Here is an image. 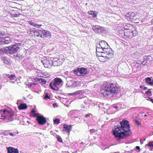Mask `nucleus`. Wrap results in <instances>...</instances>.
<instances>
[{"label":"nucleus","instance_id":"nucleus-1","mask_svg":"<svg viewBox=\"0 0 153 153\" xmlns=\"http://www.w3.org/2000/svg\"><path fill=\"white\" fill-rule=\"evenodd\" d=\"M120 126H115L112 133L115 137L119 139L124 138L130 135L131 133L130 126L127 120H123L120 122Z\"/></svg>","mask_w":153,"mask_h":153},{"label":"nucleus","instance_id":"nucleus-2","mask_svg":"<svg viewBox=\"0 0 153 153\" xmlns=\"http://www.w3.org/2000/svg\"><path fill=\"white\" fill-rule=\"evenodd\" d=\"M119 89V87L116 83H110L105 81L100 89L102 95L105 97H110L112 94L117 93Z\"/></svg>","mask_w":153,"mask_h":153},{"label":"nucleus","instance_id":"nucleus-3","mask_svg":"<svg viewBox=\"0 0 153 153\" xmlns=\"http://www.w3.org/2000/svg\"><path fill=\"white\" fill-rule=\"evenodd\" d=\"M62 82V80L60 78H56L50 83L49 86L52 89L58 91L59 89V86Z\"/></svg>","mask_w":153,"mask_h":153},{"label":"nucleus","instance_id":"nucleus-4","mask_svg":"<svg viewBox=\"0 0 153 153\" xmlns=\"http://www.w3.org/2000/svg\"><path fill=\"white\" fill-rule=\"evenodd\" d=\"M20 43H15L14 45L7 47V53L12 54L16 53L19 50V46H20Z\"/></svg>","mask_w":153,"mask_h":153},{"label":"nucleus","instance_id":"nucleus-5","mask_svg":"<svg viewBox=\"0 0 153 153\" xmlns=\"http://www.w3.org/2000/svg\"><path fill=\"white\" fill-rule=\"evenodd\" d=\"M74 73L78 76H83L88 74V69L85 68H79L74 70Z\"/></svg>","mask_w":153,"mask_h":153},{"label":"nucleus","instance_id":"nucleus-6","mask_svg":"<svg viewBox=\"0 0 153 153\" xmlns=\"http://www.w3.org/2000/svg\"><path fill=\"white\" fill-rule=\"evenodd\" d=\"M4 114L5 115L6 119H7L9 121L13 120L15 116L14 112L12 111H8L7 110H4Z\"/></svg>","mask_w":153,"mask_h":153},{"label":"nucleus","instance_id":"nucleus-7","mask_svg":"<svg viewBox=\"0 0 153 153\" xmlns=\"http://www.w3.org/2000/svg\"><path fill=\"white\" fill-rule=\"evenodd\" d=\"M136 16V13L132 12H130L126 13L125 15V17L126 19L128 21L133 22Z\"/></svg>","mask_w":153,"mask_h":153},{"label":"nucleus","instance_id":"nucleus-8","mask_svg":"<svg viewBox=\"0 0 153 153\" xmlns=\"http://www.w3.org/2000/svg\"><path fill=\"white\" fill-rule=\"evenodd\" d=\"M41 37L42 39H50L51 37V32L47 30H42Z\"/></svg>","mask_w":153,"mask_h":153},{"label":"nucleus","instance_id":"nucleus-9","mask_svg":"<svg viewBox=\"0 0 153 153\" xmlns=\"http://www.w3.org/2000/svg\"><path fill=\"white\" fill-rule=\"evenodd\" d=\"M36 120L38 124L40 125L45 124L47 122L46 118L43 115H38L37 117Z\"/></svg>","mask_w":153,"mask_h":153},{"label":"nucleus","instance_id":"nucleus-10","mask_svg":"<svg viewBox=\"0 0 153 153\" xmlns=\"http://www.w3.org/2000/svg\"><path fill=\"white\" fill-rule=\"evenodd\" d=\"M72 126L71 125H68L65 124L64 125L62 128V131L65 132L69 134L70 131L71 130Z\"/></svg>","mask_w":153,"mask_h":153},{"label":"nucleus","instance_id":"nucleus-11","mask_svg":"<svg viewBox=\"0 0 153 153\" xmlns=\"http://www.w3.org/2000/svg\"><path fill=\"white\" fill-rule=\"evenodd\" d=\"M42 62L45 68H50L51 66V61H49L47 59H44L42 60Z\"/></svg>","mask_w":153,"mask_h":153},{"label":"nucleus","instance_id":"nucleus-12","mask_svg":"<svg viewBox=\"0 0 153 153\" xmlns=\"http://www.w3.org/2000/svg\"><path fill=\"white\" fill-rule=\"evenodd\" d=\"M98 45V47H100L103 49L105 48H107L109 46L107 43L105 41H101Z\"/></svg>","mask_w":153,"mask_h":153},{"label":"nucleus","instance_id":"nucleus-13","mask_svg":"<svg viewBox=\"0 0 153 153\" xmlns=\"http://www.w3.org/2000/svg\"><path fill=\"white\" fill-rule=\"evenodd\" d=\"M7 153H19V151L17 149H15L11 147L7 148Z\"/></svg>","mask_w":153,"mask_h":153},{"label":"nucleus","instance_id":"nucleus-14","mask_svg":"<svg viewBox=\"0 0 153 153\" xmlns=\"http://www.w3.org/2000/svg\"><path fill=\"white\" fill-rule=\"evenodd\" d=\"M54 66H58L60 65V63L59 59L57 58H55L53 59L51 61V65Z\"/></svg>","mask_w":153,"mask_h":153},{"label":"nucleus","instance_id":"nucleus-15","mask_svg":"<svg viewBox=\"0 0 153 153\" xmlns=\"http://www.w3.org/2000/svg\"><path fill=\"white\" fill-rule=\"evenodd\" d=\"M125 30H129V31H131L132 32L134 30V28L133 25L130 24H127L124 27Z\"/></svg>","mask_w":153,"mask_h":153},{"label":"nucleus","instance_id":"nucleus-16","mask_svg":"<svg viewBox=\"0 0 153 153\" xmlns=\"http://www.w3.org/2000/svg\"><path fill=\"white\" fill-rule=\"evenodd\" d=\"M42 32V30H34L33 31L34 33V38L38 37H41Z\"/></svg>","mask_w":153,"mask_h":153},{"label":"nucleus","instance_id":"nucleus-17","mask_svg":"<svg viewBox=\"0 0 153 153\" xmlns=\"http://www.w3.org/2000/svg\"><path fill=\"white\" fill-rule=\"evenodd\" d=\"M102 27L98 25H94L93 28L94 31L97 33H100L101 32Z\"/></svg>","mask_w":153,"mask_h":153},{"label":"nucleus","instance_id":"nucleus-18","mask_svg":"<svg viewBox=\"0 0 153 153\" xmlns=\"http://www.w3.org/2000/svg\"><path fill=\"white\" fill-rule=\"evenodd\" d=\"M152 60V57L150 56H145L144 57V60L143 61L142 63L140 65L141 66V65H143V63L144 62H147L148 61H151Z\"/></svg>","mask_w":153,"mask_h":153},{"label":"nucleus","instance_id":"nucleus-19","mask_svg":"<svg viewBox=\"0 0 153 153\" xmlns=\"http://www.w3.org/2000/svg\"><path fill=\"white\" fill-rule=\"evenodd\" d=\"M133 34V32L131 31L127 30L124 32V35L126 38H129Z\"/></svg>","mask_w":153,"mask_h":153},{"label":"nucleus","instance_id":"nucleus-20","mask_svg":"<svg viewBox=\"0 0 153 153\" xmlns=\"http://www.w3.org/2000/svg\"><path fill=\"white\" fill-rule=\"evenodd\" d=\"M105 56L106 58V59L108 61V60L111 59L113 58L114 57L113 53H112V52H109L108 53H107L105 54Z\"/></svg>","mask_w":153,"mask_h":153},{"label":"nucleus","instance_id":"nucleus-21","mask_svg":"<svg viewBox=\"0 0 153 153\" xmlns=\"http://www.w3.org/2000/svg\"><path fill=\"white\" fill-rule=\"evenodd\" d=\"M97 58L101 62H104L105 61H108L105 56V55H104L102 56H99V57H97Z\"/></svg>","mask_w":153,"mask_h":153},{"label":"nucleus","instance_id":"nucleus-22","mask_svg":"<svg viewBox=\"0 0 153 153\" xmlns=\"http://www.w3.org/2000/svg\"><path fill=\"white\" fill-rule=\"evenodd\" d=\"M27 106L26 104L21 103L18 106V108L19 110H24L27 108Z\"/></svg>","mask_w":153,"mask_h":153},{"label":"nucleus","instance_id":"nucleus-23","mask_svg":"<svg viewBox=\"0 0 153 153\" xmlns=\"http://www.w3.org/2000/svg\"><path fill=\"white\" fill-rule=\"evenodd\" d=\"M28 22L29 24L34 27H40L42 26V25H39L33 22L32 20L28 21Z\"/></svg>","mask_w":153,"mask_h":153},{"label":"nucleus","instance_id":"nucleus-24","mask_svg":"<svg viewBox=\"0 0 153 153\" xmlns=\"http://www.w3.org/2000/svg\"><path fill=\"white\" fill-rule=\"evenodd\" d=\"M88 13L89 15H91L93 18H96L97 17V13H95V12L92 10H90L88 12Z\"/></svg>","mask_w":153,"mask_h":153},{"label":"nucleus","instance_id":"nucleus-25","mask_svg":"<svg viewBox=\"0 0 153 153\" xmlns=\"http://www.w3.org/2000/svg\"><path fill=\"white\" fill-rule=\"evenodd\" d=\"M111 52V49L110 48L109 46H108V47L107 48H105L103 49V53L105 55L106 54L108 53L109 52Z\"/></svg>","mask_w":153,"mask_h":153},{"label":"nucleus","instance_id":"nucleus-26","mask_svg":"<svg viewBox=\"0 0 153 153\" xmlns=\"http://www.w3.org/2000/svg\"><path fill=\"white\" fill-rule=\"evenodd\" d=\"M146 82L149 85H153V80L149 77H147L145 79Z\"/></svg>","mask_w":153,"mask_h":153},{"label":"nucleus","instance_id":"nucleus-27","mask_svg":"<svg viewBox=\"0 0 153 153\" xmlns=\"http://www.w3.org/2000/svg\"><path fill=\"white\" fill-rule=\"evenodd\" d=\"M7 47L3 48L0 49V54H3L7 53Z\"/></svg>","mask_w":153,"mask_h":153},{"label":"nucleus","instance_id":"nucleus-28","mask_svg":"<svg viewBox=\"0 0 153 153\" xmlns=\"http://www.w3.org/2000/svg\"><path fill=\"white\" fill-rule=\"evenodd\" d=\"M83 92L81 90H79L76 91L74 93H70L69 94L70 95L73 96V95H76L77 94H82Z\"/></svg>","mask_w":153,"mask_h":153},{"label":"nucleus","instance_id":"nucleus-29","mask_svg":"<svg viewBox=\"0 0 153 153\" xmlns=\"http://www.w3.org/2000/svg\"><path fill=\"white\" fill-rule=\"evenodd\" d=\"M4 39L5 44H8L10 42V37H6L4 38Z\"/></svg>","mask_w":153,"mask_h":153},{"label":"nucleus","instance_id":"nucleus-30","mask_svg":"<svg viewBox=\"0 0 153 153\" xmlns=\"http://www.w3.org/2000/svg\"><path fill=\"white\" fill-rule=\"evenodd\" d=\"M103 49L100 47H98L97 45L96 48V53H102L103 52Z\"/></svg>","mask_w":153,"mask_h":153},{"label":"nucleus","instance_id":"nucleus-31","mask_svg":"<svg viewBox=\"0 0 153 153\" xmlns=\"http://www.w3.org/2000/svg\"><path fill=\"white\" fill-rule=\"evenodd\" d=\"M79 83L78 81H74L72 83V86L74 88H75L78 86Z\"/></svg>","mask_w":153,"mask_h":153},{"label":"nucleus","instance_id":"nucleus-32","mask_svg":"<svg viewBox=\"0 0 153 153\" xmlns=\"http://www.w3.org/2000/svg\"><path fill=\"white\" fill-rule=\"evenodd\" d=\"M10 80H16V77L14 74H11L8 76Z\"/></svg>","mask_w":153,"mask_h":153},{"label":"nucleus","instance_id":"nucleus-33","mask_svg":"<svg viewBox=\"0 0 153 153\" xmlns=\"http://www.w3.org/2000/svg\"><path fill=\"white\" fill-rule=\"evenodd\" d=\"M148 146L150 147L151 149H153V142H150L148 144H146V146Z\"/></svg>","mask_w":153,"mask_h":153},{"label":"nucleus","instance_id":"nucleus-34","mask_svg":"<svg viewBox=\"0 0 153 153\" xmlns=\"http://www.w3.org/2000/svg\"><path fill=\"white\" fill-rule=\"evenodd\" d=\"M0 119H5V115L4 114V112L3 113H2L0 112Z\"/></svg>","mask_w":153,"mask_h":153},{"label":"nucleus","instance_id":"nucleus-35","mask_svg":"<svg viewBox=\"0 0 153 153\" xmlns=\"http://www.w3.org/2000/svg\"><path fill=\"white\" fill-rule=\"evenodd\" d=\"M140 21V19L139 18H136L134 19V21L132 22L135 23H138Z\"/></svg>","mask_w":153,"mask_h":153},{"label":"nucleus","instance_id":"nucleus-36","mask_svg":"<svg viewBox=\"0 0 153 153\" xmlns=\"http://www.w3.org/2000/svg\"><path fill=\"white\" fill-rule=\"evenodd\" d=\"M151 89H149L148 91L145 92V93L147 94L149 96H151L152 95V92L151 91Z\"/></svg>","mask_w":153,"mask_h":153},{"label":"nucleus","instance_id":"nucleus-37","mask_svg":"<svg viewBox=\"0 0 153 153\" xmlns=\"http://www.w3.org/2000/svg\"><path fill=\"white\" fill-rule=\"evenodd\" d=\"M46 82L47 81L45 79H43L41 78V81L40 82V83H41L42 84H46Z\"/></svg>","mask_w":153,"mask_h":153},{"label":"nucleus","instance_id":"nucleus-38","mask_svg":"<svg viewBox=\"0 0 153 153\" xmlns=\"http://www.w3.org/2000/svg\"><path fill=\"white\" fill-rule=\"evenodd\" d=\"M53 121L55 123L58 124L60 122V120L58 119H55L53 120Z\"/></svg>","mask_w":153,"mask_h":153},{"label":"nucleus","instance_id":"nucleus-39","mask_svg":"<svg viewBox=\"0 0 153 153\" xmlns=\"http://www.w3.org/2000/svg\"><path fill=\"white\" fill-rule=\"evenodd\" d=\"M105 55L103 52L102 53H96V55L98 56V57H99V56H102Z\"/></svg>","mask_w":153,"mask_h":153},{"label":"nucleus","instance_id":"nucleus-40","mask_svg":"<svg viewBox=\"0 0 153 153\" xmlns=\"http://www.w3.org/2000/svg\"><path fill=\"white\" fill-rule=\"evenodd\" d=\"M6 36L5 33L3 31H0V36Z\"/></svg>","mask_w":153,"mask_h":153},{"label":"nucleus","instance_id":"nucleus-41","mask_svg":"<svg viewBox=\"0 0 153 153\" xmlns=\"http://www.w3.org/2000/svg\"><path fill=\"white\" fill-rule=\"evenodd\" d=\"M41 79V78H39L37 77L35 78L34 79L35 82H38L39 83H40V82Z\"/></svg>","mask_w":153,"mask_h":153},{"label":"nucleus","instance_id":"nucleus-42","mask_svg":"<svg viewBox=\"0 0 153 153\" xmlns=\"http://www.w3.org/2000/svg\"><path fill=\"white\" fill-rule=\"evenodd\" d=\"M57 140L59 142H62V138L59 136H58Z\"/></svg>","mask_w":153,"mask_h":153},{"label":"nucleus","instance_id":"nucleus-43","mask_svg":"<svg viewBox=\"0 0 153 153\" xmlns=\"http://www.w3.org/2000/svg\"><path fill=\"white\" fill-rule=\"evenodd\" d=\"M44 99H50V97L48 96V93L46 94L45 96L44 97Z\"/></svg>","mask_w":153,"mask_h":153},{"label":"nucleus","instance_id":"nucleus-44","mask_svg":"<svg viewBox=\"0 0 153 153\" xmlns=\"http://www.w3.org/2000/svg\"><path fill=\"white\" fill-rule=\"evenodd\" d=\"M1 39V45H5V42H4V38H2Z\"/></svg>","mask_w":153,"mask_h":153},{"label":"nucleus","instance_id":"nucleus-45","mask_svg":"<svg viewBox=\"0 0 153 153\" xmlns=\"http://www.w3.org/2000/svg\"><path fill=\"white\" fill-rule=\"evenodd\" d=\"M36 114V113H34V114H33V115L32 116V117H37L38 116V114Z\"/></svg>","mask_w":153,"mask_h":153},{"label":"nucleus","instance_id":"nucleus-46","mask_svg":"<svg viewBox=\"0 0 153 153\" xmlns=\"http://www.w3.org/2000/svg\"><path fill=\"white\" fill-rule=\"evenodd\" d=\"M91 114H90V113L88 114L85 115V118H87L88 117H90Z\"/></svg>","mask_w":153,"mask_h":153},{"label":"nucleus","instance_id":"nucleus-47","mask_svg":"<svg viewBox=\"0 0 153 153\" xmlns=\"http://www.w3.org/2000/svg\"><path fill=\"white\" fill-rule=\"evenodd\" d=\"M31 114H34L35 113V111L34 109H33L31 110V111L30 112Z\"/></svg>","mask_w":153,"mask_h":153},{"label":"nucleus","instance_id":"nucleus-48","mask_svg":"<svg viewBox=\"0 0 153 153\" xmlns=\"http://www.w3.org/2000/svg\"><path fill=\"white\" fill-rule=\"evenodd\" d=\"M135 123H137L138 125H139L140 124L139 122L137 120H135Z\"/></svg>","mask_w":153,"mask_h":153},{"label":"nucleus","instance_id":"nucleus-49","mask_svg":"<svg viewBox=\"0 0 153 153\" xmlns=\"http://www.w3.org/2000/svg\"><path fill=\"white\" fill-rule=\"evenodd\" d=\"M149 98L150 99V101L152 102L153 103V99L152 98H151L149 97Z\"/></svg>","mask_w":153,"mask_h":153},{"label":"nucleus","instance_id":"nucleus-50","mask_svg":"<svg viewBox=\"0 0 153 153\" xmlns=\"http://www.w3.org/2000/svg\"><path fill=\"white\" fill-rule=\"evenodd\" d=\"M9 135H10V136H13H13H14V134H13V133H10L9 134Z\"/></svg>","mask_w":153,"mask_h":153},{"label":"nucleus","instance_id":"nucleus-51","mask_svg":"<svg viewBox=\"0 0 153 153\" xmlns=\"http://www.w3.org/2000/svg\"><path fill=\"white\" fill-rule=\"evenodd\" d=\"M32 85H33V83H31L29 84V87H30Z\"/></svg>","mask_w":153,"mask_h":153},{"label":"nucleus","instance_id":"nucleus-52","mask_svg":"<svg viewBox=\"0 0 153 153\" xmlns=\"http://www.w3.org/2000/svg\"><path fill=\"white\" fill-rule=\"evenodd\" d=\"M140 149V148L138 146H136V149L137 150H139Z\"/></svg>","mask_w":153,"mask_h":153},{"label":"nucleus","instance_id":"nucleus-53","mask_svg":"<svg viewBox=\"0 0 153 153\" xmlns=\"http://www.w3.org/2000/svg\"><path fill=\"white\" fill-rule=\"evenodd\" d=\"M147 89V88L146 87H144V88H143V89L144 90H146Z\"/></svg>","mask_w":153,"mask_h":153},{"label":"nucleus","instance_id":"nucleus-54","mask_svg":"<svg viewBox=\"0 0 153 153\" xmlns=\"http://www.w3.org/2000/svg\"><path fill=\"white\" fill-rule=\"evenodd\" d=\"M140 88L143 89V88H144V86H143L141 85V86H140Z\"/></svg>","mask_w":153,"mask_h":153},{"label":"nucleus","instance_id":"nucleus-55","mask_svg":"<svg viewBox=\"0 0 153 153\" xmlns=\"http://www.w3.org/2000/svg\"><path fill=\"white\" fill-rule=\"evenodd\" d=\"M18 15H18V14H15L14 15V16L15 17H18Z\"/></svg>","mask_w":153,"mask_h":153},{"label":"nucleus","instance_id":"nucleus-56","mask_svg":"<svg viewBox=\"0 0 153 153\" xmlns=\"http://www.w3.org/2000/svg\"><path fill=\"white\" fill-rule=\"evenodd\" d=\"M2 37H0V45H1V39Z\"/></svg>","mask_w":153,"mask_h":153},{"label":"nucleus","instance_id":"nucleus-57","mask_svg":"<svg viewBox=\"0 0 153 153\" xmlns=\"http://www.w3.org/2000/svg\"><path fill=\"white\" fill-rule=\"evenodd\" d=\"M33 85H37V84L35 83H33Z\"/></svg>","mask_w":153,"mask_h":153},{"label":"nucleus","instance_id":"nucleus-58","mask_svg":"<svg viewBox=\"0 0 153 153\" xmlns=\"http://www.w3.org/2000/svg\"><path fill=\"white\" fill-rule=\"evenodd\" d=\"M140 141L141 144H142V143H143V142H142V140H140Z\"/></svg>","mask_w":153,"mask_h":153},{"label":"nucleus","instance_id":"nucleus-59","mask_svg":"<svg viewBox=\"0 0 153 153\" xmlns=\"http://www.w3.org/2000/svg\"><path fill=\"white\" fill-rule=\"evenodd\" d=\"M140 141L141 144H142V143H143V142H142V140H140Z\"/></svg>","mask_w":153,"mask_h":153},{"label":"nucleus","instance_id":"nucleus-60","mask_svg":"<svg viewBox=\"0 0 153 153\" xmlns=\"http://www.w3.org/2000/svg\"><path fill=\"white\" fill-rule=\"evenodd\" d=\"M114 107L115 108H116L117 109V106H115Z\"/></svg>","mask_w":153,"mask_h":153},{"label":"nucleus","instance_id":"nucleus-61","mask_svg":"<svg viewBox=\"0 0 153 153\" xmlns=\"http://www.w3.org/2000/svg\"><path fill=\"white\" fill-rule=\"evenodd\" d=\"M147 116V115H146V114H145V115H144L145 117H146Z\"/></svg>","mask_w":153,"mask_h":153},{"label":"nucleus","instance_id":"nucleus-62","mask_svg":"<svg viewBox=\"0 0 153 153\" xmlns=\"http://www.w3.org/2000/svg\"><path fill=\"white\" fill-rule=\"evenodd\" d=\"M4 63H5V64H7V62H4Z\"/></svg>","mask_w":153,"mask_h":153},{"label":"nucleus","instance_id":"nucleus-63","mask_svg":"<svg viewBox=\"0 0 153 153\" xmlns=\"http://www.w3.org/2000/svg\"><path fill=\"white\" fill-rule=\"evenodd\" d=\"M95 1H98L99 0H94Z\"/></svg>","mask_w":153,"mask_h":153},{"label":"nucleus","instance_id":"nucleus-64","mask_svg":"<svg viewBox=\"0 0 153 153\" xmlns=\"http://www.w3.org/2000/svg\"><path fill=\"white\" fill-rule=\"evenodd\" d=\"M116 153V152H115V153Z\"/></svg>","mask_w":153,"mask_h":153}]
</instances>
